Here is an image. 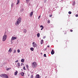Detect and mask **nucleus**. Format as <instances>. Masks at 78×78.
<instances>
[{
	"mask_svg": "<svg viewBox=\"0 0 78 78\" xmlns=\"http://www.w3.org/2000/svg\"><path fill=\"white\" fill-rule=\"evenodd\" d=\"M51 54L52 55H53L55 53V51H53V49H52V51L51 52Z\"/></svg>",
	"mask_w": 78,
	"mask_h": 78,
	"instance_id": "nucleus-7",
	"label": "nucleus"
},
{
	"mask_svg": "<svg viewBox=\"0 0 78 78\" xmlns=\"http://www.w3.org/2000/svg\"><path fill=\"white\" fill-rule=\"evenodd\" d=\"M17 65L19 67H20V63H17Z\"/></svg>",
	"mask_w": 78,
	"mask_h": 78,
	"instance_id": "nucleus-19",
	"label": "nucleus"
},
{
	"mask_svg": "<svg viewBox=\"0 0 78 78\" xmlns=\"http://www.w3.org/2000/svg\"><path fill=\"white\" fill-rule=\"evenodd\" d=\"M32 44L33 45V47H37V44H36V43H34V42H33L32 43Z\"/></svg>",
	"mask_w": 78,
	"mask_h": 78,
	"instance_id": "nucleus-5",
	"label": "nucleus"
},
{
	"mask_svg": "<svg viewBox=\"0 0 78 78\" xmlns=\"http://www.w3.org/2000/svg\"><path fill=\"white\" fill-rule=\"evenodd\" d=\"M27 2H29V0H26Z\"/></svg>",
	"mask_w": 78,
	"mask_h": 78,
	"instance_id": "nucleus-37",
	"label": "nucleus"
},
{
	"mask_svg": "<svg viewBox=\"0 0 78 78\" xmlns=\"http://www.w3.org/2000/svg\"><path fill=\"white\" fill-rule=\"evenodd\" d=\"M23 32H24V33H27V30L24 29L23 30Z\"/></svg>",
	"mask_w": 78,
	"mask_h": 78,
	"instance_id": "nucleus-12",
	"label": "nucleus"
},
{
	"mask_svg": "<svg viewBox=\"0 0 78 78\" xmlns=\"http://www.w3.org/2000/svg\"><path fill=\"white\" fill-rule=\"evenodd\" d=\"M70 31H71V32H73V30H71Z\"/></svg>",
	"mask_w": 78,
	"mask_h": 78,
	"instance_id": "nucleus-40",
	"label": "nucleus"
},
{
	"mask_svg": "<svg viewBox=\"0 0 78 78\" xmlns=\"http://www.w3.org/2000/svg\"><path fill=\"white\" fill-rule=\"evenodd\" d=\"M30 50H31V51H34V48H30Z\"/></svg>",
	"mask_w": 78,
	"mask_h": 78,
	"instance_id": "nucleus-15",
	"label": "nucleus"
},
{
	"mask_svg": "<svg viewBox=\"0 0 78 78\" xmlns=\"http://www.w3.org/2000/svg\"><path fill=\"white\" fill-rule=\"evenodd\" d=\"M23 69L24 70H26V69H25V66H24L23 67Z\"/></svg>",
	"mask_w": 78,
	"mask_h": 78,
	"instance_id": "nucleus-27",
	"label": "nucleus"
},
{
	"mask_svg": "<svg viewBox=\"0 0 78 78\" xmlns=\"http://www.w3.org/2000/svg\"><path fill=\"white\" fill-rule=\"evenodd\" d=\"M18 71H16V72H15V75H17V74L18 73Z\"/></svg>",
	"mask_w": 78,
	"mask_h": 78,
	"instance_id": "nucleus-16",
	"label": "nucleus"
},
{
	"mask_svg": "<svg viewBox=\"0 0 78 78\" xmlns=\"http://www.w3.org/2000/svg\"><path fill=\"white\" fill-rule=\"evenodd\" d=\"M33 12H32L30 14V17H32V16H33Z\"/></svg>",
	"mask_w": 78,
	"mask_h": 78,
	"instance_id": "nucleus-8",
	"label": "nucleus"
},
{
	"mask_svg": "<svg viewBox=\"0 0 78 78\" xmlns=\"http://www.w3.org/2000/svg\"><path fill=\"white\" fill-rule=\"evenodd\" d=\"M17 52H18V53H20V50L19 49H18L17 50Z\"/></svg>",
	"mask_w": 78,
	"mask_h": 78,
	"instance_id": "nucleus-24",
	"label": "nucleus"
},
{
	"mask_svg": "<svg viewBox=\"0 0 78 78\" xmlns=\"http://www.w3.org/2000/svg\"><path fill=\"white\" fill-rule=\"evenodd\" d=\"M30 78H33V75H31V76Z\"/></svg>",
	"mask_w": 78,
	"mask_h": 78,
	"instance_id": "nucleus-26",
	"label": "nucleus"
},
{
	"mask_svg": "<svg viewBox=\"0 0 78 78\" xmlns=\"http://www.w3.org/2000/svg\"><path fill=\"white\" fill-rule=\"evenodd\" d=\"M21 20H22V18L21 17H19V18L17 20L16 22L15 23V25H16V26H17V25H19L20 24V23Z\"/></svg>",
	"mask_w": 78,
	"mask_h": 78,
	"instance_id": "nucleus-1",
	"label": "nucleus"
},
{
	"mask_svg": "<svg viewBox=\"0 0 78 78\" xmlns=\"http://www.w3.org/2000/svg\"><path fill=\"white\" fill-rule=\"evenodd\" d=\"M21 62H24V60L23 59H22L21 60Z\"/></svg>",
	"mask_w": 78,
	"mask_h": 78,
	"instance_id": "nucleus-20",
	"label": "nucleus"
},
{
	"mask_svg": "<svg viewBox=\"0 0 78 78\" xmlns=\"http://www.w3.org/2000/svg\"><path fill=\"white\" fill-rule=\"evenodd\" d=\"M43 28H44L42 27V28H41V30H43Z\"/></svg>",
	"mask_w": 78,
	"mask_h": 78,
	"instance_id": "nucleus-39",
	"label": "nucleus"
},
{
	"mask_svg": "<svg viewBox=\"0 0 78 78\" xmlns=\"http://www.w3.org/2000/svg\"><path fill=\"white\" fill-rule=\"evenodd\" d=\"M57 41H58V40H57Z\"/></svg>",
	"mask_w": 78,
	"mask_h": 78,
	"instance_id": "nucleus-45",
	"label": "nucleus"
},
{
	"mask_svg": "<svg viewBox=\"0 0 78 78\" xmlns=\"http://www.w3.org/2000/svg\"><path fill=\"white\" fill-rule=\"evenodd\" d=\"M45 50H46V48L45 49Z\"/></svg>",
	"mask_w": 78,
	"mask_h": 78,
	"instance_id": "nucleus-46",
	"label": "nucleus"
},
{
	"mask_svg": "<svg viewBox=\"0 0 78 78\" xmlns=\"http://www.w3.org/2000/svg\"><path fill=\"white\" fill-rule=\"evenodd\" d=\"M19 61L18 60H17L15 62H18Z\"/></svg>",
	"mask_w": 78,
	"mask_h": 78,
	"instance_id": "nucleus-32",
	"label": "nucleus"
},
{
	"mask_svg": "<svg viewBox=\"0 0 78 78\" xmlns=\"http://www.w3.org/2000/svg\"><path fill=\"white\" fill-rule=\"evenodd\" d=\"M22 64H23V63H21V66H22Z\"/></svg>",
	"mask_w": 78,
	"mask_h": 78,
	"instance_id": "nucleus-41",
	"label": "nucleus"
},
{
	"mask_svg": "<svg viewBox=\"0 0 78 78\" xmlns=\"http://www.w3.org/2000/svg\"><path fill=\"white\" fill-rule=\"evenodd\" d=\"M48 47H50V46L49 45L48 46Z\"/></svg>",
	"mask_w": 78,
	"mask_h": 78,
	"instance_id": "nucleus-42",
	"label": "nucleus"
},
{
	"mask_svg": "<svg viewBox=\"0 0 78 78\" xmlns=\"http://www.w3.org/2000/svg\"><path fill=\"white\" fill-rule=\"evenodd\" d=\"M40 76L39 74H37L36 76V78H39Z\"/></svg>",
	"mask_w": 78,
	"mask_h": 78,
	"instance_id": "nucleus-9",
	"label": "nucleus"
},
{
	"mask_svg": "<svg viewBox=\"0 0 78 78\" xmlns=\"http://www.w3.org/2000/svg\"><path fill=\"white\" fill-rule=\"evenodd\" d=\"M75 5V1H73V6Z\"/></svg>",
	"mask_w": 78,
	"mask_h": 78,
	"instance_id": "nucleus-18",
	"label": "nucleus"
},
{
	"mask_svg": "<svg viewBox=\"0 0 78 78\" xmlns=\"http://www.w3.org/2000/svg\"><path fill=\"white\" fill-rule=\"evenodd\" d=\"M37 37H40V34L39 33H38L37 34Z\"/></svg>",
	"mask_w": 78,
	"mask_h": 78,
	"instance_id": "nucleus-17",
	"label": "nucleus"
},
{
	"mask_svg": "<svg viewBox=\"0 0 78 78\" xmlns=\"http://www.w3.org/2000/svg\"><path fill=\"white\" fill-rule=\"evenodd\" d=\"M48 23H50V20L48 21Z\"/></svg>",
	"mask_w": 78,
	"mask_h": 78,
	"instance_id": "nucleus-31",
	"label": "nucleus"
},
{
	"mask_svg": "<svg viewBox=\"0 0 78 78\" xmlns=\"http://www.w3.org/2000/svg\"><path fill=\"white\" fill-rule=\"evenodd\" d=\"M69 14H72V12H71L70 11H69L68 12Z\"/></svg>",
	"mask_w": 78,
	"mask_h": 78,
	"instance_id": "nucleus-23",
	"label": "nucleus"
},
{
	"mask_svg": "<svg viewBox=\"0 0 78 78\" xmlns=\"http://www.w3.org/2000/svg\"><path fill=\"white\" fill-rule=\"evenodd\" d=\"M10 68H8L7 69H6L7 70H9Z\"/></svg>",
	"mask_w": 78,
	"mask_h": 78,
	"instance_id": "nucleus-30",
	"label": "nucleus"
},
{
	"mask_svg": "<svg viewBox=\"0 0 78 78\" xmlns=\"http://www.w3.org/2000/svg\"><path fill=\"white\" fill-rule=\"evenodd\" d=\"M22 70V69H21Z\"/></svg>",
	"mask_w": 78,
	"mask_h": 78,
	"instance_id": "nucleus-44",
	"label": "nucleus"
},
{
	"mask_svg": "<svg viewBox=\"0 0 78 78\" xmlns=\"http://www.w3.org/2000/svg\"><path fill=\"white\" fill-rule=\"evenodd\" d=\"M40 17H41V15H40V16H38V19H40Z\"/></svg>",
	"mask_w": 78,
	"mask_h": 78,
	"instance_id": "nucleus-28",
	"label": "nucleus"
},
{
	"mask_svg": "<svg viewBox=\"0 0 78 78\" xmlns=\"http://www.w3.org/2000/svg\"><path fill=\"white\" fill-rule=\"evenodd\" d=\"M20 11L21 12H23V9H21L20 10Z\"/></svg>",
	"mask_w": 78,
	"mask_h": 78,
	"instance_id": "nucleus-21",
	"label": "nucleus"
},
{
	"mask_svg": "<svg viewBox=\"0 0 78 78\" xmlns=\"http://www.w3.org/2000/svg\"><path fill=\"white\" fill-rule=\"evenodd\" d=\"M13 6V4H12V3L11 4V7Z\"/></svg>",
	"mask_w": 78,
	"mask_h": 78,
	"instance_id": "nucleus-38",
	"label": "nucleus"
},
{
	"mask_svg": "<svg viewBox=\"0 0 78 78\" xmlns=\"http://www.w3.org/2000/svg\"><path fill=\"white\" fill-rule=\"evenodd\" d=\"M17 39L16 37H12L11 39V41H12V40H15V39Z\"/></svg>",
	"mask_w": 78,
	"mask_h": 78,
	"instance_id": "nucleus-6",
	"label": "nucleus"
},
{
	"mask_svg": "<svg viewBox=\"0 0 78 78\" xmlns=\"http://www.w3.org/2000/svg\"><path fill=\"white\" fill-rule=\"evenodd\" d=\"M41 55H42V53H41Z\"/></svg>",
	"mask_w": 78,
	"mask_h": 78,
	"instance_id": "nucleus-43",
	"label": "nucleus"
},
{
	"mask_svg": "<svg viewBox=\"0 0 78 78\" xmlns=\"http://www.w3.org/2000/svg\"><path fill=\"white\" fill-rule=\"evenodd\" d=\"M1 77H3V78H8V76L5 74H2L0 75Z\"/></svg>",
	"mask_w": 78,
	"mask_h": 78,
	"instance_id": "nucleus-2",
	"label": "nucleus"
},
{
	"mask_svg": "<svg viewBox=\"0 0 78 78\" xmlns=\"http://www.w3.org/2000/svg\"><path fill=\"white\" fill-rule=\"evenodd\" d=\"M12 51V49L11 48H10L9 50V52H10V53H11Z\"/></svg>",
	"mask_w": 78,
	"mask_h": 78,
	"instance_id": "nucleus-10",
	"label": "nucleus"
},
{
	"mask_svg": "<svg viewBox=\"0 0 78 78\" xmlns=\"http://www.w3.org/2000/svg\"><path fill=\"white\" fill-rule=\"evenodd\" d=\"M40 27L41 28H44V26L42 25L40 26Z\"/></svg>",
	"mask_w": 78,
	"mask_h": 78,
	"instance_id": "nucleus-25",
	"label": "nucleus"
},
{
	"mask_svg": "<svg viewBox=\"0 0 78 78\" xmlns=\"http://www.w3.org/2000/svg\"><path fill=\"white\" fill-rule=\"evenodd\" d=\"M20 74L22 76H23V75H24V73L23 72L21 73Z\"/></svg>",
	"mask_w": 78,
	"mask_h": 78,
	"instance_id": "nucleus-13",
	"label": "nucleus"
},
{
	"mask_svg": "<svg viewBox=\"0 0 78 78\" xmlns=\"http://www.w3.org/2000/svg\"><path fill=\"white\" fill-rule=\"evenodd\" d=\"M50 17H52V15H49Z\"/></svg>",
	"mask_w": 78,
	"mask_h": 78,
	"instance_id": "nucleus-34",
	"label": "nucleus"
},
{
	"mask_svg": "<svg viewBox=\"0 0 78 78\" xmlns=\"http://www.w3.org/2000/svg\"><path fill=\"white\" fill-rule=\"evenodd\" d=\"M45 37H46V36H44L43 37V39H45Z\"/></svg>",
	"mask_w": 78,
	"mask_h": 78,
	"instance_id": "nucleus-35",
	"label": "nucleus"
},
{
	"mask_svg": "<svg viewBox=\"0 0 78 78\" xmlns=\"http://www.w3.org/2000/svg\"><path fill=\"white\" fill-rule=\"evenodd\" d=\"M26 67L27 69H28V65H26Z\"/></svg>",
	"mask_w": 78,
	"mask_h": 78,
	"instance_id": "nucleus-29",
	"label": "nucleus"
},
{
	"mask_svg": "<svg viewBox=\"0 0 78 78\" xmlns=\"http://www.w3.org/2000/svg\"><path fill=\"white\" fill-rule=\"evenodd\" d=\"M44 57H47V56L46 55V54H44Z\"/></svg>",
	"mask_w": 78,
	"mask_h": 78,
	"instance_id": "nucleus-22",
	"label": "nucleus"
},
{
	"mask_svg": "<svg viewBox=\"0 0 78 78\" xmlns=\"http://www.w3.org/2000/svg\"><path fill=\"white\" fill-rule=\"evenodd\" d=\"M6 38H7V35L6 34H4L2 38V41H5Z\"/></svg>",
	"mask_w": 78,
	"mask_h": 78,
	"instance_id": "nucleus-4",
	"label": "nucleus"
},
{
	"mask_svg": "<svg viewBox=\"0 0 78 78\" xmlns=\"http://www.w3.org/2000/svg\"><path fill=\"white\" fill-rule=\"evenodd\" d=\"M75 16L76 17H78V14L76 15Z\"/></svg>",
	"mask_w": 78,
	"mask_h": 78,
	"instance_id": "nucleus-36",
	"label": "nucleus"
},
{
	"mask_svg": "<svg viewBox=\"0 0 78 78\" xmlns=\"http://www.w3.org/2000/svg\"><path fill=\"white\" fill-rule=\"evenodd\" d=\"M20 2V0H17V2L16 4V5H18L19 3V2Z\"/></svg>",
	"mask_w": 78,
	"mask_h": 78,
	"instance_id": "nucleus-14",
	"label": "nucleus"
},
{
	"mask_svg": "<svg viewBox=\"0 0 78 78\" xmlns=\"http://www.w3.org/2000/svg\"><path fill=\"white\" fill-rule=\"evenodd\" d=\"M43 42H44V40H43L42 39L41 41V44H43Z\"/></svg>",
	"mask_w": 78,
	"mask_h": 78,
	"instance_id": "nucleus-11",
	"label": "nucleus"
},
{
	"mask_svg": "<svg viewBox=\"0 0 78 78\" xmlns=\"http://www.w3.org/2000/svg\"><path fill=\"white\" fill-rule=\"evenodd\" d=\"M32 66L33 68H36L37 66V65L36 62H34L32 63Z\"/></svg>",
	"mask_w": 78,
	"mask_h": 78,
	"instance_id": "nucleus-3",
	"label": "nucleus"
},
{
	"mask_svg": "<svg viewBox=\"0 0 78 78\" xmlns=\"http://www.w3.org/2000/svg\"><path fill=\"white\" fill-rule=\"evenodd\" d=\"M16 50H14V53H16Z\"/></svg>",
	"mask_w": 78,
	"mask_h": 78,
	"instance_id": "nucleus-33",
	"label": "nucleus"
}]
</instances>
